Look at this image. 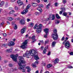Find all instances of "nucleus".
<instances>
[{
    "label": "nucleus",
    "mask_w": 73,
    "mask_h": 73,
    "mask_svg": "<svg viewBox=\"0 0 73 73\" xmlns=\"http://www.w3.org/2000/svg\"><path fill=\"white\" fill-rule=\"evenodd\" d=\"M34 56V58L36 60H38L40 59V58H39V57H38V56L37 55H35V56Z\"/></svg>",
    "instance_id": "f8f14e48"
},
{
    "label": "nucleus",
    "mask_w": 73,
    "mask_h": 73,
    "mask_svg": "<svg viewBox=\"0 0 73 73\" xmlns=\"http://www.w3.org/2000/svg\"><path fill=\"white\" fill-rule=\"evenodd\" d=\"M3 36H4V37H6V36H7V35L6 34H5H5H3Z\"/></svg>",
    "instance_id": "5fc2aeb1"
},
{
    "label": "nucleus",
    "mask_w": 73,
    "mask_h": 73,
    "mask_svg": "<svg viewBox=\"0 0 73 73\" xmlns=\"http://www.w3.org/2000/svg\"><path fill=\"white\" fill-rule=\"evenodd\" d=\"M17 3L19 6H21V5H24V3H23L21 2L20 0H19L18 1Z\"/></svg>",
    "instance_id": "1a4fd4ad"
},
{
    "label": "nucleus",
    "mask_w": 73,
    "mask_h": 73,
    "mask_svg": "<svg viewBox=\"0 0 73 73\" xmlns=\"http://www.w3.org/2000/svg\"><path fill=\"white\" fill-rule=\"evenodd\" d=\"M14 12H15V11L13 10V11H11L9 13V14L10 15H12V14H13V13H14Z\"/></svg>",
    "instance_id": "7c9ffc66"
},
{
    "label": "nucleus",
    "mask_w": 73,
    "mask_h": 73,
    "mask_svg": "<svg viewBox=\"0 0 73 73\" xmlns=\"http://www.w3.org/2000/svg\"><path fill=\"white\" fill-rule=\"evenodd\" d=\"M36 37L35 36H32V40H35Z\"/></svg>",
    "instance_id": "de8ad7c7"
},
{
    "label": "nucleus",
    "mask_w": 73,
    "mask_h": 73,
    "mask_svg": "<svg viewBox=\"0 0 73 73\" xmlns=\"http://www.w3.org/2000/svg\"><path fill=\"white\" fill-rule=\"evenodd\" d=\"M4 22H3L2 23H1V25H4Z\"/></svg>",
    "instance_id": "338daca9"
},
{
    "label": "nucleus",
    "mask_w": 73,
    "mask_h": 73,
    "mask_svg": "<svg viewBox=\"0 0 73 73\" xmlns=\"http://www.w3.org/2000/svg\"><path fill=\"white\" fill-rule=\"evenodd\" d=\"M48 42H49V40H46L45 42V44H48Z\"/></svg>",
    "instance_id": "58836bf2"
},
{
    "label": "nucleus",
    "mask_w": 73,
    "mask_h": 73,
    "mask_svg": "<svg viewBox=\"0 0 73 73\" xmlns=\"http://www.w3.org/2000/svg\"><path fill=\"white\" fill-rule=\"evenodd\" d=\"M48 34V33H46V34L44 35V37L45 38H46Z\"/></svg>",
    "instance_id": "49530a36"
},
{
    "label": "nucleus",
    "mask_w": 73,
    "mask_h": 73,
    "mask_svg": "<svg viewBox=\"0 0 73 73\" xmlns=\"http://www.w3.org/2000/svg\"><path fill=\"white\" fill-rule=\"evenodd\" d=\"M62 2L63 4H65V3H66V0H63Z\"/></svg>",
    "instance_id": "8fccbe9b"
},
{
    "label": "nucleus",
    "mask_w": 73,
    "mask_h": 73,
    "mask_svg": "<svg viewBox=\"0 0 73 73\" xmlns=\"http://www.w3.org/2000/svg\"><path fill=\"white\" fill-rule=\"evenodd\" d=\"M27 43H28V41L27 40H26L23 43V45L21 46V48L23 49H26L27 48Z\"/></svg>",
    "instance_id": "7ed1b4c3"
},
{
    "label": "nucleus",
    "mask_w": 73,
    "mask_h": 73,
    "mask_svg": "<svg viewBox=\"0 0 73 73\" xmlns=\"http://www.w3.org/2000/svg\"><path fill=\"white\" fill-rule=\"evenodd\" d=\"M31 6V5L30 4H29L28 5L27 7L26 8V9H27V10H28V9H29V8Z\"/></svg>",
    "instance_id": "393cba45"
},
{
    "label": "nucleus",
    "mask_w": 73,
    "mask_h": 73,
    "mask_svg": "<svg viewBox=\"0 0 73 73\" xmlns=\"http://www.w3.org/2000/svg\"><path fill=\"white\" fill-rule=\"evenodd\" d=\"M11 43V44H13L12 45H11V46H13V45H15V43L13 42V41L10 42Z\"/></svg>",
    "instance_id": "a19ab883"
},
{
    "label": "nucleus",
    "mask_w": 73,
    "mask_h": 73,
    "mask_svg": "<svg viewBox=\"0 0 73 73\" xmlns=\"http://www.w3.org/2000/svg\"><path fill=\"white\" fill-rule=\"evenodd\" d=\"M30 54H30L29 51H27L23 55V57H26L27 58H29V57L30 56Z\"/></svg>",
    "instance_id": "423d86ee"
},
{
    "label": "nucleus",
    "mask_w": 73,
    "mask_h": 73,
    "mask_svg": "<svg viewBox=\"0 0 73 73\" xmlns=\"http://www.w3.org/2000/svg\"><path fill=\"white\" fill-rule=\"evenodd\" d=\"M46 47H45L44 48V49L43 51V52H42L43 54H46Z\"/></svg>",
    "instance_id": "a211bd4d"
},
{
    "label": "nucleus",
    "mask_w": 73,
    "mask_h": 73,
    "mask_svg": "<svg viewBox=\"0 0 73 73\" xmlns=\"http://www.w3.org/2000/svg\"><path fill=\"white\" fill-rule=\"evenodd\" d=\"M64 46L66 48H67L68 49V48H69V46H70V43L68 41L66 42L65 43V44Z\"/></svg>",
    "instance_id": "0eeeda50"
},
{
    "label": "nucleus",
    "mask_w": 73,
    "mask_h": 73,
    "mask_svg": "<svg viewBox=\"0 0 73 73\" xmlns=\"http://www.w3.org/2000/svg\"><path fill=\"white\" fill-rule=\"evenodd\" d=\"M42 27V24H40L38 25V28H41Z\"/></svg>",
    "instance_id": "473e14b6"
},
{
    "label": "nucleus",
    "mask_w": 73,
    "mask_h": 73,
    "mask_svg": "<svg viewBox=\"0 0 73 73\" xmlns=\"http://www.w3.org/2000/svg\"><path fill=\"white\" fill-rule=\"evenodd\" d=\"M8 66L9 67H12L13 66V65L11 64H9Z\"/></svg>",
    "instance_id": "ea45409f"
},
{
    "label": "nucleus",
    "mask_w": 73,
    "mask_h": 73,
    "mask_svg": "<svg viewBox=\"0 0 73 73\" xmlns=\"http://www.w3.org/2000/svg\"><path fill=\"white\" fill-rule=\"evenodd\" d=\"M7 24H8V25H9V24H10V23H9V21H7Z\"/></svg>",
    "instance_id": "774afa93"
},
{
    "label": "nucleus",
    "mask_w": 73,
    "mask_h": 73,
    "mask_svg": "<svg viewBox=\"0 0 73 73\" xmlns=\"http://www.w3.org/2000/svg\"><path fill=\"white\" fill-rule=\"evenodd\" d=\"M4 62L5 63H7V62H8V61L7 60H5L4 61Z\"/></svg>",
    "instance_id": "69168bd1"
},
{
    "label": "nucleus",
    "mask_w": 73,
    "mask_h": 73,
    "mask_svg": "<svg viewBox=\"0 0 73 73\" xmlns=\"http://www.w3.org/2000/svg\"><path fill=\"white\" fill-rule=\"evenodd\" d=\"M56 42L53 41L52 43V47H54L55 46V45L56 44Z\"/></svg>",
    "instance_id": "aec40b11"
},
{
    "label": "nucleus",
    "mask_w": 73,
    "mask_h": 73,
    "mask_svg": "<svg viewBox=\"0 0 73 73\" xmlns=\"http://www.w3.org/2000/svg\"><path fill=\"white\" fill-rule=\"evenodd\" d=\"M6 51L7 52H11L12 51V48H10L6 50Z\"/></svg>",
    "instance_id": "5701e85b"
},
{
    "label": "nucleus",
    "mask_w": 73,
    "mask_h": 73,
    "mask_svg": "<svg viewBox=\"0 0 73 73\" xmlns=\"http://www.w3.org/2000/svg\"><path fill=\"white\" fill-rule=\"evenodd\" d=\"M61 9H62V12H64V11H65V8H61Z\"/></svg>",
    "instance_id": "c03bdc74"
},
{
    "label": "nucleus",
    "mask_w": 73,
    "mask_h": 73,
    "mask_svg": "<svg viewBox=\"0 0 73 73\" xmlns=\"http://www.w3.org/2000/svg\"><path fill=\"white\" fill-rule=\"evenodd\" d=\"M50 52L49 51L48 53V54H47V55L48 56H49V55H50Z\"/></svg>",
    "instance_id": "e2e57ef3"
},
{
    "label": "nucleus",
    "mask_w": 73,
    "mask_h": 73,
    "mask_svg": "<svg viewBox=\"0 0 73 73\" xmlns=\"http://www.w3.org/2000/svg\"><path fill=\"white\" fill-rule=\"evenodd\" d=\"M55 22L56 23V24H59V23H60V21L58 20H56L55 21Z\"/></svg>",
    "instance_id": "e433bc0d"
},
{
    "label": "nucleus",
    "mask_w": 73,
    "mask_h": 73,
    "mask_svg": "<svg viewBox=\"0 0 73 73\" xmlns=\"http://www.w3.org/2000/svg\"><path fill=\"white\" fill-rule=\"evenodd\" d=\"M62 15L63 16H66V15H67V13L64 12L63 13Z\"/></svg>",
    "instance_id": "cd10ccee"
},
{
    "label": "nucleus",
    "mask_w": 73,
    "mask_h": 73,
    "mask_svg": "<svg viewBox=\"0 0 73 73\" xmlns=\"http://www.w3.org/2000/svg\"><path fill=\"white\" fill-rule=\"evenodd\" d=\"M56 18L58 19H60V17H59V15H58V14H56Z\"/></svg>",
    "instance_id": "c85d7f7f"
},
{
    "label": "nucleus",
    "mask_w": 73,
    "mask_h": 73,
    "mask_svg": "<svg viewBox=\"0 0 73 73\" xmlns=\"http://www.w3.org/2000/svg\"><path fill=\"white\" fill-rule=\"evenodd\" d=\"M18 54H16V55L15 54H12L10 56V57L14 61H15L16 62L17 61V57L18 56Z\"/></svg>",
    "instance_id": "f03ea898"
},
{
    "label": "nucleus",
    "mask_w": 73,
    "mask_h": 73,
    "mask_svg": "<svg viewBox=\"0 0 73 73\" xmlns=\"http://www.w3.org/2000/svg\"><path fill=\"white\" fill-rule=\"evenodd\" d=\"M70 55H73V52H71L70 53Z\"/></svg>",
    "instance_id": "052dcab7"
},
{
    "label": "nucleus",
    "mask_w": 73,
    "mask_h": 73,
    "mask_svg": "<svg viewBox=\"0 0 73 73\" xmlns=\"http://www.w3.org/2000/svg\"><path fill=\"white\" fill-rule=\"evenodd\" d=\"M52 66V64H48L47 66V68H50Z\"/></svg>",
    "instance_id": "2f4dec72"
},
{
    "label": "nucleus",
    "mask_w": 73,
    "mask_h": 73,
    "mask_svg": "<svg viewBox=\"0 0 73 73\" xmlns=\"http://www.w3.org/2000/svg\"><path fill=\"white\" fill-rule=\"evenodd\" d=\"M32 5L33 7H36L38 5L37 3H33Z\"/></svg>",
    "instance_id": "412c9836"
},
{
    "label": "nucleus",
    "mask_w": 73,
    "mask_h": 73,
    "mask_svg": "<svg viewBox=\"0 0 73 73\" xmlns=\"http://www.w3.org/2000/svg\"><path fill=\"white\" fill-rule=\"evenodd\" d=\"M40 44H43V43H44V42L42 40L40 41Z\"/></svg>",
    "instance_id": "680f3d73"
},
{
    "label": "nucleus",
    "mask_w": 73,
    "mask_h": 73,
    "mask_svg": "<svg viewBox=\"0 0 73 73\" xmlns=\"http://www.w3.org/2000/svg\"><path fill=\"white\" fill-rule=\"evenodd\" d=\"M20 23L21 24H25V20L24 19H21L20 21Z\"/></svg>",
    "instance_id": "ddd939ff"
},
{
    "label": "nucleus",
    "mask_w": 73,
    "mask_h": 73,
    "mask_svg": "<svg viewBox=\"0 0 73 73\" xmlns=\"http://www.w3.org/2000/svg\"><path fill=\"white\" fill-rule=\"evenodd\" d=\"M28 10H27V9H26L23 10V11L21 13L22 15H25V14H26L27 13H28Z\"/></svg>",
    "instance_id": "9d476101"
},
{
    "label": "nucleus",
    "mask_w": 73,
    "mask_h": 73,
    "mask_svg": "<svg viewBox=\"0 0 73 73\" xmlns=\"http://www.w3.org/2000/svg\"><path fill=\"white\" fill-rule=\"evenodd\" d=\"M11 42H9L8 43V46H12L13 44H11Z\"/></svg>",
    "instance_id": "79ce46f5"
},
{
    "label": "nucleus",
    "mask_w": 73,
    "mask_h": 73,
    "mask_svg": "<svg viewBox=\"0 0 73 73\" xmlns=\"http://www.w3.org/2000/svg\"><path fill=\"white\" fill-rule=\"evenodd\" d=\"M38 28V26H37V24H36L34 27L33 28V29H37Z\"/></svg>",
    "instance_id": "c756f323"
},
{
    "label": "nucleus",
    "mask_w": 73,
    "mask_h": 73,
    "mask_svg": "<svg viewBox=\"0 0 73 73\" xmlns=\"http://www.w3.org/2000/svg\"><path fill=\"white\" fill-rule=\"evenodd\" d=\"M59 4L58 3H54L55 6V7H57V6Z\"/></svg>",
    "instance_id": "4c0bfd02"
},
{
    "label": "nucleus",
    "mask_w": 73,
    "mask_h": 73,
    "mask_svg": "<svg viewBox=\"0 0 73 73\" xmlns=\"http://www.w3.org/2000/svg\"><path fill=\"white\" fill-rule=\"evenodd\" d=\"M29 52V53L31 56H35L36 54V51L34 49H31Z\"/></svg>",
    "instance_id": "20e7f679"
},
{
    "label": "nucleus",
    "mask_w": 73,
    "mask_h": 73,
    "mask_svg": "<svg viewBox=\"0 0 73 73\" xmlns=\"http://www.w3.org/2000/svg\"><path fill=\"white\" fill-rule=\"evenodd\" d=\"M50 17L49 18H47L46 19V21H49L50 19Z\"/></svg>",
    "instance_id": "603ef678"
},
{
    "label": "nucleus",
    "mask_w": 73,
    "mask_h": 73,
    "mask_svg": "<svg viewBox=\"0 0 73 73\" xmlns=\"http://www.w3.org/2000/svg\"><path fill=\"white\" fill-rule=\"evenodd\" d=\"M38 63V61L36 60V61L35 63V64H32V66L33 67H34V68H36V65L35 64H37Z\"/></svg>",
    "instance_id": "9b49d317"
},
{
    "label": "nucleus",
    "mask_w": 73,
    "mask_h": 73,
    "mask_svg": "<svg viewBox=\"0 0 73 73\" xmlns=\"http://www.w3.org/2000/svg\"><path fill=\"white\" fill-rule=\"evenodd\" d=\"M58 61H59V60H58V58H56L55 59L54 61V63L55 64H57V63H58Z\"/></svg>",
    "instance_id": "f3484780"
},
{
    "label": "nucleus",
    "mask_w": 73,
    "mask_h": 73,
    "mask_svg": "<svg viewBox=\"0 0 73 73\" xmlns=\"http://www.w3.org/2000/svg\"><path fill=\"white\" fill-rule=\"evenodd\" d=\"M68 68H69L70 69H71V68H73V67L71 66H69L68 67Z\"/></svg>",
    "instance_id": "6e6d98bb"
},
{
    "label": "nucleus",
    "mask_w": 73,
    "mask_h": 73,
    "mask_svg": "<svg viewBox=\"0 0 73 73\" xmlns=\"http://www.w3.org/2000/svg\"><path fill=\"white\" fill-rule=\"evenodd\" d=\"M27 22H29V21H31V19L29 18H27Z\"/></svg>",
    "instance_id": "37998d69"
},
{
    "label": "nucleus",
    "mask_w": 73,
    "mask_h": 73,
    "mask_svg": "<svg viewBox=\"0 0 73 73\" xmlns=\"http://www.w3.org/2000/svg\"><path fill=\"white\" fill-rule=\"evenodd\" d=\"M4 34V32L2 31H1V35H3Z\"/></svg>",
    "instance_id": "09e8293b"
},
{
    "label": "nucleus",
    "mask_w": 73,
    "mask_h": 73,
    "mask_svg": "<svg viewBox=\"0 0 73 73\" xmlns=\"http://www.w3.org/2000/svg\"><path fill=\"white\" fill-rule=\"evenodd\" d=\"M19 62L18 63V64L20 66V67L18 68V69L20 70L22 69V72H24L25 71L24 69L25 66L24 65H22L21 64H25V61L24 60L23 57L22 56H19Z\"/></svg>",
    "instance_id": "f257e3e1"
},
{
    "label": "nucleus",
    "mask_w": 73,
    "mask_h": 73,
    "mask_svg": "<svg viewBox=\"0 0 73 73\" xmlns=\"http://www.w3.org/2000/svg\"><path fill=\"white\" fill-rule=\"evenodd\" d=\"M26 68L27 69L28 72H30V71H31V68L27 66L26 67Z\"/></svg>",
    "instance_id": "4be33fe9"
},
{
    "label": "nucleus",
    "mask_w": 73,
    "mask_h": 73,
    "mask_svg": "<svg viewBox=\"0 0 73 73\" xmlns=\"http://www.w3.org/2000/svg\"><path fill=\"white\" fill-rule=\"evenodd\" d=\"M37 9L40 12H42V9L40 8H38Z\"/></svg>",
    "instance_id": "a878e982"
},
{
    "label": "nucleus",
    "mask_w": 73,
    "mask_h": 73,
    "mask_svg": "<svg viewBox=\"0 0 73 73\" xmlns=\"http://www.w3.org/2000/svg\"><path fill=\"white\" fill-rule=\"evenodd\" d=\"M50 17V18H52V20H54V19H55V16L54 15H51Z\"/></svg>",
    "instance_id": "4468645a"
},
{
    "label": "nucleus",
    "mask_w": 73,
    "mask_h": 73,
    "mask_svg": "<svg viewBox=\"0 0 73 73\" xmlns=\"http://www.w3.org/2000/svg\"><path fill=\"white\" fill-rule=\"evenodd\" d=\"M64 39H65V37H63L61 39V41H64Z\"/></svg>",
    "instance_id": "bf43d9fd"
},
{
    "label": "nucleus",
    "mask_w": 73,
    "mask_h": 73,
    "mask_svg": "<svg viewBox=\"0 0 73 73\" xmlns=\"http://www.w3.org/2000/svg\"><path fill=\"white\" fill-rule=\"evenodd\" d=\"M50 4L49 3L46 6V9H48L49 7V6H50Z\"/></svg>",
    "instance_id": "72a5a7b5"
},
{
    "label": "nucleus",
    "mask_w": 73,
    "mask_h": 73,
    "mask_svg": "<svg viewBox=\"0 0 73 73\" xmlns=\"http://www.w3.org/2000/svg\"><path fill=\"white\" fill-rule=\"evenodd\" d=\"M54 33H57V29H54Z\"/></svg>",
    "instance_id": "a18cd8bd"
},
{
    "label": "nucleus",
    "mask_w": 73,
    "mask_h": 73,
    "mask_svg": "<svg viewBox=\"0 0 73 73\" xmlns=\"http://www.w3.org/2000/svg\"><path fill=\"white\" fill-rule=\"evenodd\" d=\"M4 2L2 1L0 4L1 7L3 6L4 5Z\"/></svg>",
    "instance_id": "bb28decb"
},
{
    "label": "nucleus",
    "mask_w": 73,
    "mask_h": 73,
    "mask_svg": "<svg viewBox=\"0 0 73 73\" xmlns=\"http://www.w3.org/2000/svg\"><path fill=\"white\" fill-rule=\"evenodd\" d=\"M42 30V29L41 28H38L36 29V32L38 34L40 33L41 32Z\"/></svg>",
    "instance_id": "6e6552de"
},
{
    "label": "nucleus",
    "mask_w": 73,
    "mask_h": 73,
    "mask_svg": "<svg viewBox=\"0 0 73 73\" xmlns=\"http://www.w3.org/2000/svg\"><path fill=\"white\" fill-rule=\"evenodd\" d=\"M39 14V13L38 12H36L35 13V15H38Z\"/></svg>",
    "instance_id": "3c124183"
},
{
    "label": "nucleus",
    "mask_w": 73,
    "mask_h": 73,
    "mask_svg": "<svg viewBox=\"0 0 73 73\" xmlns=\"http://www.w3.org/2000/svg\"><path fill=\"white\" fill-rule=\"evenodd\" d=\"M36 41V39H34V40H33L31 42L32 43H34V42H35Z\"/></svg>",
    "instance_id": "864d4df0"
},
{
    "label": "nucleus",
    "mask_w": 73,
    "mask_h": 73,
    "mask_svg": "<svg viewBox=\"0 0 73 73\" xmlns=\"http://www.w3.org/2000/svg\"><path fill=\"white\" fill-rule=\"evenodd\" d=\"M38 7H44V5L41 4H40L38 5Z\"/></svg>",
    "instance_id": "c9c22d12"
},
{
    "label": "nucleus",
    "mask_w": 73,
    "mask_h": 73,
    "mask_svg": "<svg viewBox=\"0 0 73 73\" xmlns=\"http://www.w3.org/2000/svg\"><path fill=\"white\" fill-rule=\"evenodd\" d=\"M52 38H53V39L54 40H56L57 38H58V35L57 34H52Z\"/></svg>",
    "instance_id": "39448f33"
},
{
    "label": "nucleus",
    "mask_w": 73,
    "mask_h": 73,
    "mask_svg": "<svg viewBox=\"0 0 73 73\" xmlns=\"http://www.w3.org/2000/svg\"><path fill=\"white\" fill-rule=\"evenodd\" d=\"M15 10H18V7H15Z\"/></svg>",
    "instance_id": "0e129e2a"
},
{
    "label": "nucleus",
    "mask_w": 73,
    "mask_h": 73,
    "mask_svg": "<svg viewBox=\"0 0 73 73\" xmlns=\"http://www.w3.org/2000/svg\"><path fill=\"white\" fill-rule=\"evenodd\" d=\"M14 28L15 29H17V26L16 24H15V27H14Z\"/></svg>",
    "instance_id": "f704fd0d"
},
{
    "label": "nucleus",
    "mask_w": 73,
    "mask_h": 73,
    "mask_svg": "<svg viewBox=\"0 0 73 73\" xmlns=\"http://www.w3.org/2000/svg\"><path fill=\"white\" fill-rule=\"evenodd\" d=\"M48 31H49V29H48L46 28L44 29V32H45V33L48 34Z\"/></svg>",
    "instance_id": "dca6fc26"
},
{
    "label": "nucleus",
    "mask_w": 73,
    "mask_h": 73,
    "mask_svg": "<svg viewBox=\"0 0 73 73\" xmlns=\"http://www.w3.org/2000/svg\"><path fill=\"white\" fill-rule=\"evenodd\" d=\"M62 11H61L59 12V14L60 15H62Z\"/></svg>",
    "instance_id": "13d9d810"
},
{
    "label": "nucleus",
    "mask_w": 73,
    "mask_h": 73,
    "mask_svg": "<svg viewBox=\"0 0 73 73\" xmlns=\"http://www.w3.org/2000/svg\"><path fill=\"white\" fill-rule=\"evenodd\" d=\"M40 50H43V49H44V47L42 46L40 48Z\"/></svg>",
    "instance_id": "4d7b16f0"
},
{
    "label": "nucleus",
    "mask_w": 73,
    "mask_h": 73,
    "mask_svg": "<svg viewBox=\"0 0 73 73\" xmlns=\"http://www.w3.org/2000/svg\"><path fill=\"white\" fill-rule=\"evenodd\" d=\"M34 25L35 24H34L33 23H31L29 25L30 27H33V25Z\"/></svg>",
    "instance_id": "b1692460"
},
{
    "label": "nucleus",
    "mask_w": 73,
    "mask_h": 73,
    "mask_svg": "<svg viewBox=\"0 0 73 73\" xmlns=\"http://www.w3.org/2000/svg\"><path fill=\"white\" fill-rule=\"evenodd\" d=\"M7 19L9 21H12L13 20V18L11 17H8L7 18Z\"/></svg>",
    "instance_id": "6ab92c4d"
},
{
    "label": "nucleus",
    "mask_w": 73,
    "mask_h": 73,
    "mask_svg": "<svg viewBox=\"0 0 73 73\" xmlns=\"http://www.w3.org/2000/svg\"><path fill=\"white\" fill-rule=\"evenodd\" d=\"M25 29L23 28L21 31V34H23L25 32Z\"/></svg>",
    "instance_id": "2eb2a0df"
}]
</instances>
